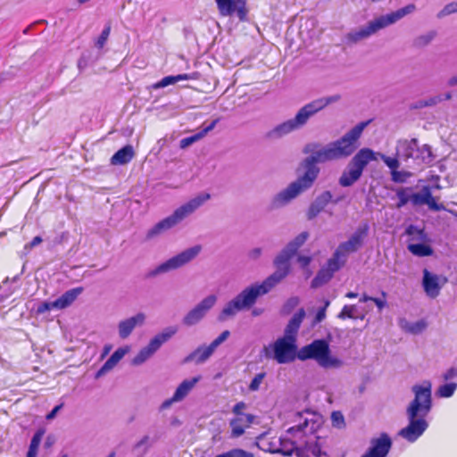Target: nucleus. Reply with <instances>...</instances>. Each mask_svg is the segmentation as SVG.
<instances>
[{"label":"nucleus","instance_id":"f257e3e1","mask_svg":"<svg viewBox=\"0 0 457 457\" xmlns=\"http://www.w3.org/2000/svg\"><path fill=\"white\" fill-rule=\"evenodd\" d=\"M370 120L358 123L339 139L322 146L317 142L304 145L303 153L309 154L299 163L297 171L303 170L298 178L285 189L274 195L270 202V209L281 208L289 204L302 193L310 189L320 172L318 163L345 159L358 148V140Z\"/></svg>","mask_w":457,"mask_h":457},{"label":"nucleus","instance_id":"f03ea898","mask_svg":"<svg viewBox=\"0 0 457 457\" xmlns=\"http://www.w3.org/2000/svg\"><path fill=\"white\" fill-rule=\"evenodd\" d=\"M295 253L286 247L277 255L274 260L276 270L266 278L261 284L251 285L243 289L234 298L229 300L222 308L217 316L220 322H224L234 318L242 311L250 310L257 302V299L268 294L275 287L282 279H284L290 270L289 260Z\"/></svg>","mask_w":457,"mask_h":457},{"label":"nucleus","instance_id":"7ed1b4c3","mask_svg":"<svg viewBox=\"0 0 457 457\" xmlns=\"http://www.w3.org/2000/svg\"><path fill=\"white\" fill-rule=\"evenodd\" d=\"M412 392L415 397L406 410L409 424L398 433L409 442L416 441L428 426L425 418L432 407L431 383L424 381L422 385H415L412 386Z\"/></svg>","mask_w":457,"mask_h":457},{"label":"nucleus","instance_id":"20e7f679","mask_svg":"<svg viewBox=\"0 0 457 457\" xmlns=\"http://www.w3.org/2000/svg\"><path fill=\"white\" fill-rule=\"evenodd\" d=\"M341 96L339 95H334L317 98L304 104L298 110L294 118L277 125L270 130L266 135L267 137L278 139L295 130L300 129L307 124L310 118L322 111L328 105L338 102Z\"/></svg>","mask_w":457,"mask_h":457},{"label":"nucleus","instance_id":"39448f33","mask_svg":"<svg viewBox=\"0 0 457 457\" xmlns=\"http://www.w3.org/2000/svg\"><path fill=\"white\" fill-rule=\"evenodd\" d=\"M211 198L209 193H201L195 197L190 199L187 203L177 208L169 217L156 223L147 231L146 238L152 239L162 232L173 228L185 218L195 212L200 206Z\"/></svg>","mask_w":457,"mask_h":457},{"label":"nucleus","instance_id":"423d86ee","mask_svg":"<svg viewBox=\"0 0 457 457\" xmlns=\"http://www.w3.org/2000/svg\"><path fill=\"white\" fill-rule=\"evenodd\" d=\"M301 361L315 360L324 369H337L343 366V361L330 354L328 343L324 339H317L302 347L297 353Z\"/></svg>","mask_w":457,"mask_h":457},{"label":"nucleus","instance_id":"0eeeda50","mask_svg":"<svg viewBox=\"0 0 457 457\" xmlns=\"http://www.w3.org/2000/svg\"><path fill=\"white\" fill-rule=\"evenodd\" d=\"M377 161V154L370 148L360 149L347 163L346 168L342 172L338 183L341 187H347L357 182L367 165Z\"/></svg>","mask_w":457,"mask_h":457},{"label":"nucleus","instance_id":"6e6552de","mask_svg":"<svg viewBox=\"0 0 457 457\" xmlns=\"http://www.w3.org/2000/svg\"><path fill=\"white\" fill-rule=\"evenodd\" d=\"M201 245H195L187 248L179 254L171 257L166 262L158 265L155 269L148 273V277H155L159 274L166 273L173 270H177L194 260L201 252Z\"/></svg>","mask_w":457,"mask_h":457},{"label":"nucleus","instance_id":"1a4fd4ad","mask_svg":"<svg viewBox=\"0 0 457 457\" xmlns=\"http://www.w3.org/2000/svg\"><path fill=\"white\" fill-rule=\"evenodd\" d=\"M178 331L176 327H168L162 330V332L154 336L149 342V344L142 348L139 353L133 358L132 364L135 366L141 365L146 360H148L161 346L162 344L171 338Z\"/></svg>","mask_w":457,"mask_h":457},{"label":"nucleus","instance_id":"9d476101","mask_svg":"<svg viewBox=\"0 0 457 457\" xmlns=\"http://www.w3.org/2000/svg\"><path fill=\"white\" fill-rule=\"evenodd\" d=\"M295 342V337L294 336H285L278 338L273 345L272 358L280 364L293 361L297 356Z\"/></svg>","mask_w":457,"mask_h":457},{"label":"nucleus","instance_id":"9b49d317","mask_svg":"<svg viewBox=\"0 0 457 457\" xmlns=\"http://www.w3.org/2000/svg\"><path fill=\"white\" fill-rule=\"evenodd\" d=\"M217 300L218 298L215 295L206 296L184 316L182 323L187 327L196 325L216 304Z\"/></svg>","mask_w":457,"mask_h":457},{"label":"nucleus","instance_id":"f8f14e48","mask_svg":"<svg viewBox=\"0 0 457 457\" xmlns=\"http://www.w3.org/2000/svg\"><path fill=\"white\" fill-rule=\"evenodd\" d=\"M368 230L369 226L367 224L360 226L347 241L338 245L337 250L343 254V257H346L348 253L357 252L362 246L363 241L368 235Z\"/></svg>","mask_w":457,"mask_h":457},{"label":"nucleus","instance_id":"ddd939ff","mask_svg":"<svg viewBox=\"0 0 457 457\" xmlns=\"http://www.w3.org/2000/svg\"><path fill=\"white\" fill-rule=\"evenodd\" d=\"M384 28H386V26L382 19L378 17L370 21L366 26L360 28L358 30L349 32L346 35V38L351 43H357Z\"/></svg>","mask_w":457,"mask_h":457},{"label":"nucleus","instance_id":"4468645a","mask_svg":"<svg viewBox=\"0 0 457 457\" xmlns=\"http://www.w3.org/2000/svg\"><path fill=\"white\" fill-rule=\"evenodd\" d=\"M392 446V440L386 433L370 441V447L361 457H386Z\"/></svg>","mask_w":457,"mask_h":457},{"label":"nucleus","instance_id":"2eb2a0df","mask_svg":"<svg viewBox=\"0 0 457 457\" xmlns=\"http://www.w3.org/2000/svg\"><path fill=\"white\" fill-rule=\"evenodd\" d=\"M445 282V278H442L438 275L429 272L427 269L423 270L422 286L428 296L431 298L438 296Z\"/></svg>","mask_w":457,"mask_h":457},{"label":"nucleus","instance_id":"dca6fc26","mask_svg":"<svg viewBox=\"0 0 457 457\" xmlns=\"http://www.w3.org/2000/svg\"><path fill=\"white\" fill-rule=\"evenodd\" d=\"M145 313L138 312L132 317L120 320L118 324L119 337L121 339L128 338L136 327H141L145 324Z\"/></svg>","mask_w":457,"mask_h":457},{"label":"nucleus","instance_id":"f3484780","mask_svg":"<svg viewBox=\"0 0 457 457\" xmlns=\"http://www.w3.org/2000/svg\"><path fill=\"white\" fill-rule=\"evenodd\" d=\"M419 145L418 139L400 140L397 145V156L404 161L412 159L418 163Z\"/></svg>","mask_w":457,"mask_h":457},{"label":"nucleus","instance_id":"a211bd4d","mask_svg":"<svg viewBox=\"0 0 457 457\" xmlns=\"http://www.w3.org/2000/svg\"><path fill=\"white\" fill-rule=\"evenodd\" d=\"M332 197V194L328 190L319 195L308 208L306 212L307 220H312L316 218L325 209V207L333 201Z\"/></svg>","mask_w":457,"mask_h":457},{"label":"nucleus","instance_id":"6ab92c4d","mask_svg":"<svg viewBox=\"0 0 457 457\" xmlns=\"http://www.w3.org/2000/svg\"><path fill=\"white\" fill-rule=\"evenodd\" d=\"M415 206L427 204L432 211H442L445 210L443 204H437L436 198L433 197L429 187H424L419 193V195L414 197Z\"/></svg>","mask_w":457,"mask_h":457},{"label":"nucleus","instance_id":"aec40b11","mask_svg":"<svg viewBox=\"0 0 457 457\" xmlns=\"http://www.w3.org/2000/svg\"><path fill=\"white\" fill-rule=\"evenodd\" d=\"M213 353L214 350L210 345H200L185 358L184 362L195 361L196 364H201L206 361Z\"/></svg>","mask_w":457,"mask_h":457},{"label":"nucleus","instance_id":"412c9836","mask_svg":"<svg viewBox=\"0 0 457 457\" xmlns=\"http://www.w3.org/2000/svg\"><path fill=\"white\" fill-rule=\"evenodd\" d=\"M82 292L83 287H75L70 289L62 294L55 301H53V305H54L56 309H64L70 306Z\"/></svg>","mask_w":457,"mask_h":457},{"label":"nucleus","instance_id":"4be33fe9","mask_svg":"<svg viewBox=\"0 0 457 457\" xmlns=\"http://www.w3.org/2000/svg\"><path fill=\"white\" fill-rule=\"evenodd\" d=\"M135 153L132 145H127L118 150L111 158V163L113 165H124L129 162L134 157Z\"/></svg>","mask_w":457,"mask_h":457},{"label":"nucleus","instance_id":"5701e85b","mask_svg":"<svg viewBox=\"0 0 457 457\" xmlns=\"http://www.w3.org/2000/svg\"><path fill=\"white\" fill-rule=\"evenodd\" d=\"M419 195V193H413L412 187H400L396 190V197L398 198V202L396 204V208L401 209L404 205H406L409 202H411L413 205H415L414 197Z\"/></svg>","mask_w":457,"mask_h":457},{"label":"nucleus","instance_id":"b1692460","mask_svg":"<svg viewBox=\"0 0 457 457\" xmlns=\"http://www.w3.org/2000/svg\"><path fill=\"white\" fill-rule=\"evenodd\" d=\"M415 9L414 4H408L403 8H401L397 10L396 12H394L390 14L382 15L380 16L385 26L387 27L395 22H396L398 20L404 17L406 14L411 13Z\"/></svg>","mask_w":457,"mask_h":457},{"label":"nucleus","instance_id":"393cba45","mask_svg":"<svg viewBox=\"0 0 457 457\" xmlns=\"http://www.w3.org/2000/svg\"><path fill=\"white\" fill-rule=\"evenodd\" d=\"M218 121H219V120L216 119V120H212L211 122V124L209 126H207L206 128H204L202 131H200L191 137H185V138L181 139L179 142L180 148L185 149V148L190 146L192 144H194L196 141L203 138L208 132L212 131L215 128Z\"/></svg>","mask_w":457,"mask_h":457},{"label":"nucleus","instance_id":"a878e982","mask_svg":"<svg viewBox=\"0 0 457 457\" xmlns=\"http://www.w3.org/2000/svg\"><path fill=\"white\" fill-rule=\"evenodd\" d=\"M198 381L199 378H193L192 379L184 380L177 387L173 395V400H178L179 402L182 401Z\"/></svg>","mask_w":457,"mask_h":457},{"label":"nucleus","instance_id":"bb28decb","mask_svg":"<svg viewBox=\"0 0 457 457\" xmlns=\"http://www.w3.org/2000/svg\"><path fill=\"white\" fill-rule=\"evenodd\" d=\"M305 317V311L301 308L289 320L286 329L285 336H294L297 333L303 320Z\"/></svg>","mask_w":457,"mask_h":457},{"label":"nucleus","instance_id":"cd10ccee","mask_svg":"<svg viewBox=\"0 0 457 457\" xmlns=\"http://www.w3.org/2000/svg\"><path fill=\"white\" fill-rule=\"evenodd\" d=\"M221 16H231L234 12L238 15V4L236 0H215Z\"/></svg>","mask_w":457,"mask_h":457},{"label":"nucleus","instance_id":"c85d7f7f","mask_svg":"<svg viewBox=\"0 0 457 457\" xmlns=\"http://www.w3.org/2000/svg\"><path fill=\"white\" fill-rule=\"evenodd\" d=\"M194 79V76L191 74H179L176 76H167L162 79L159 82L154 84L152 88L158 89L168 87L170 85H173L181 80H188Z\"/></svg>","mask_w":457,"mask_h":457},{"label":"nucleus","instance_id":"c756f323","mask_svg":"<svg viewBox=\"0 0 457 457\" xmlns=\"http://www.w3.org/2000/svg\"><path fill=\"white\" fill-rule=\"evenodd\" d=\"M278 446L272 450V453H281L285 456H291L295 450V443L287 438H279Z\"/></svg>","mask_w":457,"mask_h":457},{"label":"nucleus","instance_id":"7c9ffc66","mask_svg":"<svg viewBox=\"0 0 457 457\" xmlns=\"http://www.w3.org/2000/svg\"><path fill=\"white\" fill-rule=\"evenodd\" d=\"M345 261L346 257H343V254L336 250L332 257L328 260L326 268L334 274L345 263Z\"/></svg>","mask_w":457,"mask_h":457},{"label":"nucleus","instance_id":"2f4dec72","mask_svg":"<svg viewBox=\"0 0 457 457\" xmlns=\"http://www.w3.org/2000/svg\"><path fill=\"white\" fill-rule=\"evenodd\" d=\"M407 248L413 255L420 257L430 256L433 254L432 247L423 243L409 244Z\"/></svg>","mask_w":457,"mask_h":457},{"label":"nucleus","instance_id":"473e14b6","mask_svg":"<svg viewBox=\"0 0 457 457\" xmlns=\"http://www.w3.org/2000/svg\"><path fill=\"white\" fill-rule=\"evenodd\" d=\"M334 274L329 271L326 267L321 268L317 273L316 277L312 281V287L317 288L328 283Z\"/></svg>","mask_w":457,"mask_h":457},{"label":"nucleus","instance_id":"72a5a7b5","mask_svg":"<svg viewBox=\"0 0 457 457\" xmlns=\"http://www.w3.org/2000/svg\"><path fill=\"white\" fill-rule=\"evenodd\" d=\"M45 434L44 429H38L32 436L29 450L27 453V457H37V451L43 436Z\"/></svg>","mask_w":457,"mask_h":457},{"label":"nucleus","instance_id":"f704fd0d","mask_svg":"<svg viewBox=\"0 0 457 457\" xmlns=\"http://www.w3.org/2000/svg\"><path fill=\"white\" fill-rule=\"evenodd\" d=\"M418 153V164L420 163H430L434 161V155L432 154L431 146L429 145H423L419 146Z\"/></svg>","mask_w":457,"mask_h":457},{"label":"nucleus","instance_id":"c9c22d12","mask_svg":"<svg viewBox=\"0 0 457 457\" xmlns=\"http://www.w3.org/2000/svg\"><path fill=\"white\" fill-rule=\"evenodd\" d=\"M405 234L411 237V241L425 242L427 240L425 231L415 225H409L405 230Z\"/></svg>","mask_w":457,"mask_h":457},{"label":"nucleus","instance_id":"e433bc0d","mask_svg":"<svg viewBox=\"0 0 457 457\" xmlns=\"http://www.w3.org/2000/svg\"><path fill=\"white\" fill-rule=\"evenodd\" d=\"M441 102H443V97L441 96V95H438V96H430L426 99L418 100L417 102H415L413 104L412 108L413 109H422L425 107H432V106L438 104Z\"/></svg>","mask_w":457,"mask_h":457},{"label":"nucleus","instance_id":"4c0bfd02","mask_svg":"<svg viewBox=\"0 0 457 457\" xmlns=\"http://www.w3.org/2000/svg\"><path fill=\"white\" fill-rule=\"evenodd\" d=\"M149 436H144L137 443H136L133 446V452L136 453L137 457H144L148 449L149 445Z\"/></svg>","mask_w":457,"mask_h":457},{"label":"nucleus","instance_id":"58836bf2","mask_svg":"<svg viewBox=\"0 0 457 457\" xmlns=\"http://www.w3.org/2000/svg\"><path fill=\"white\" fill-rule=\"evenodd\" d=\"M308 237L309 233L307 231H303L300 233L294 240L289 242L287 245L289 247V250L296 253L297 250L305 243Z\"/></svg>","mask_w":457,"mask_h":457},{"label":"nucleus","instance_id":"ea45409f","mask_svg":"<svg viewBox=\"0 0 457 457\" xmlns=\"http://www.w3.org/2000/svg\"><path fill=\"white\" fill-rule=\"evenodd\" d=\"M436 31H429L427 34L420 35L413 40V46L416 47H424L430 44V42L436 37Z\"/></svg>","mask_w":457,"mask_h":457},{"label":"nucleus","instance_id":"a19ab883","mask_svg":"<svg viewBox=\"0 0 457 457\" xmlns=\"http://www.w3.org/2000/svg\"><path fill=\"white\" fill-rule=\"evenodd\" d=\"M457 388V383L451 382L442 385L436 391V395L439 397H450L452 396Z\"/></svg>","mask_w":457,"mask_h":457},{"label":"nucleus","instance_id":"79ce46f5","mask_svg":"<svg viewBox=\"0 0 457 457\" xmlns=\"http://www.w3.org/2000/svg\"><path fill=\"white\" fill-rule=\"evenodd\" d=\"M215 457H254L253 454L250 452L245 451L243 449H232L228 452L223 453L221 454H218Z\"/></svg>","mask_w":457,"mask_h":457},{"label":"nucleus","instance_id":"37998d69","mask_svg":"<svg viewBox=\"0 0 457 457\" xmlns=\"http://www.w3.org/2000/svg\"><path fill=\"white\" fill-rule=\"evenodd\" d=\"M356 311H357V308L355 305H345L337 317L339 319H345V318L356 319L357 318Z\"/></svg>","mask_w":457,"mask_h":457},{"label":"nucleus","instance_id":"c03bdc74","mask_svg":"<svg viewBox=\"0 0 457 457\" xmlns=\"http://www.w3.org/2000/svg\"><path fill=\"white\" fill-rule=\"evenodd\" d=\"M242 421H243V418L232 420L230 421V427L232 428L231 435L233 437H238L244 434L245 429L240 425V422H242Z\"/></svg>","mask_w":457,"mask_h":457},{"label":"nucleus","instance_id":"a18cd8bd","mask_svg":"<svg viewBox=\"0 0 457 457\" xmlns=\"http://www.w3.org/2000/svg\"><path fill=\"white\" fill-rule=\"evenodd\" d=\"M117 365L116 361H114L112 357H110L104 364L100 368V370L96 373V378H99L108 371L112 370Z\"/></svg>","mask_w":457,"mask_h":457},{"label":"nucleus","instance_id":"49530a36","mask_svg":"<svg viewBox=\"0 0 457 457\" xmlns=\"http://www.w3.org/2000/svg\"><path fill=\"white\" fill-rule=\"evenodd\" d=\"M377 156L379 155L381 160L386 164L391 171L396 170L400 166V162L397 158H392L382 154L376 153Z\"/></svg>","mask_w":457,"mask_h":457},{"label":"nucleus","instance_id":"de8ad7c7","mask_svg":"<svg viewBox=\"0 0 457 457\" xmlns=\"http://www.w3.org/2000/svg\"><path fill=\"white\" fill-rule=\"evenodd\" d=\"M266 377L265 372H261L255 375V377L252 379L248 388L250 391L254 392L258 391L261 384L262 383L264 378Z\"/></svg>","mask_w":457,"mask_h":457},{"label":"nucleus","instance_id":"09e8293b","mask_svg":"<svg viewBox=\"0 0 457 457\" xmlns=\"http://www.w3.org/2000/svg\"><path fill=\"white\" fill-rule=\"evenodd\" d=\"M300 303L297 296H292L284 303L282 312L286 314L290 313Z\"/></svg>","mask_w":457,"mask_h":457},{"label":"nucleus","instance_id":"8fccbe9b","mask_svg":"<svg viewBox=\"0 0 457 457\" xmlns=\"http://www.w3.org/2000/svg\"><path fill=\"white\" fill-rule=\"evenodd\" d=\"M457 12V2H453L446 4L437 14L438 18H443L445 16L450 15L452 13Z\"/></svg>","mask_w":457,"mask_h":457},{"label":"nucleus","instance_id":"3c124183","mask_svg":"<svg viewBox=\"0 0 457 457\" xmlns=\"http://www.w3.org/2000/svg\"><path fill=\"white\" fill-rule=\"evenodd\" d=\"M392 180L395 183H403L407 178L410 177V173L407 171H398L397 169L391 171Z\"/></svg>","mask_w":457,"mask_h":457},{"label":"nucleus","instance_id":"603ef678","mask_svg":"<svg viewBox=\"0 0 457 457\" xmlns=\"http://www.w3.org/2000/svg\"><path fill=\"white\" fill-rule=\"evenodd\" d=\"M110 32H111V26L108 25V26H106L104 29V30L102 31V33L99 36L98 39L96 40V47H98V48H103L104 47V46L105 45V43H106V41L108 39Z\"/></svg>","mask_w":457,"mask_h":457},{"label":"nucleus","instance_id":"864d4df0","mask_svg":"<svg viewBox=\"0 0 457 457\" xmlns=\"http://www.w3.org/2000/svg\"><path fill=\"white\" fill-rule=\"evenodd\" d=\"M230 335V332L228 330H224L216 339H214L210 345L213 348L215 351L216 348L220 345L223 342H225Z\"/></svg>","mask_w":457,"mask_h":457},{"label":"nucleus","instance_id":"5fc2aeb1","mask_svg":"<svg viewBox=\"0 0 457 457\" xmlns=\"http://www.w3.org/2000/svg\"><path fill=\"white\" fill-rule=\"evenodd\" d=\"M230 335V332L228 330H224L216 339H214L210 345L213 348L215 351L216 348L220 345L223 342H225Z\"/></svg>","mask_w":457,"mask_h":457},{"label":"nucleus","instance_id":"6e6d98bb","mask_svg":"<svg viewBox=\"0 0 457 457\" xmlns=\"http://www.w3.org/2000/svg\"><path fill=\"white\" fill-rule=\"evenodd\" d=\"M331 420L335 427L341 428L345 425V419L340 411H333L331 414Z\"/></svg>","mask_w":457,"mask_h":457},{"label":"nucleus","instance_id":"4d7b16f0","mask_svg":"<svg viewBox=\"0 0 457 457\" xmlns=\"http://www.w3.org/2000/svg\"><path fill=\"white\" fill-rule=\"evenodd\" d=\"M329 305V301H325V304L322 308H320L317 313H316V316H315V319H314V323H320L321 322L325 317H326V310L328 308V306Z\"/></svg>","mask_w":457,"mask_h":457},{"label":"nucleus","instance_id":"13d9d810","mask_svg":"<svg viewBox=\"0 0 457 457\" xmlns=\"http://www.w3.org/2000/svg\"><path fill=\"white\" fill-rule=\"evenodd\" d=\"M381 295H382V298H377V297L372 298V302L377 305L379 312H381L382 309L386 306V293L382 291Z\"/></svg>","mask_w":457,"mask_h":457},{"label":"nucleus","instance_id":"bf43d9fd","mask_svg":"<svg viewBox=\"0 0 457 457\" xmlns=\"http://www.w3.org/2000/svg\"><path fill=\"white\" fill-rule=\"evenodd\" d=\"M128 353V348H118L110 357L118 363Z\"/></svg>","mask_w":457,"mask_h":457},{"label":"nucleus","instance_id":"052dcab7","mask_svg":"<svg viewBox=\"0 0 457 457\" xmlns=\"http://www.w3.org/2000/svg\"><path fill=\"white\" fill-rule=\"evenodd\" d=\"M238 4V18L244 21L246 16L245 0H236Z\"/></svg>","mask_w":457,"mask_h":457},{"label":"nucleus","instance_id":"680f3d73","mask_svg":"<svg viewBox=\"0 0 457 457\" xmlns=\"http://www.w3.org/2000/svg\"><path fill=\"white\" fill-rule=\"evenodd\" d=\"M54 308H55V306L53 305V302H44L40 305H38L37 312L44 313V312H48Z\"/></svg>","mask_w":457,"mask_h":457},{"label":"nucleus","instance_id":"e2e57ef3","mask_svg":"<svg viewBox=\"0 0 457 457\" xmlns=\"http://www.w3.org/2000/svg\"><path fill=\"white\" fill-rule=\"evenodd\" d=\"M445 380H451L454 378H457V368L452 367L446 370V372L443 375Z\"/></svg>","mask_w":457,"mask_h":457},{"label":"nucleus","instance_id":"0e129e2a","mask_svg":"<svg viewBox=\"0 0 457 457\" xmlns=\"http://www.w3.org/2000/svg\"><path fill=\"white\" fill-rule=\"evenodd\" d=\"M42 237L39 236L35 237L32 241L25 245V250H31L35 246L38 245L42 242Z\"/></svg>","mask_w":457,"mask_h":457},{"label":"nucleus","instance_id":"69168bd1","mask_svg":"<svg viewBox=\"0 0 457 457\" xmlns=\"http://www.w3.org/2000/svg\"><path fill=\"white\" fill-rule=\"evenodd\" d=\"M424 328H425V324L423 322L419 321V322L412 324L411 326V328H409V330L411 333H419V332H421Z\"/></svg>","mask_w":457,"mask_h":457},{"label":"nucleus","instance_id":"338daca9","mask_svg":"<svg viewBox=\"0 0 457 457\" xmlns=\"http://www.w3.org/2000/svg\"><path fill=\"white\" fill-rule=\"evenodd\" d=\"M308 450L310 452H312V453L317 457H320V455H321L320 448L317 443L309 445Z\"/></svg>","mask_w":457,"mask_h":457},{"label":"nucleus","instance_id":"774afa93","mask_svg":"<svg viewBox=\"0 0 457 457\" xmlns=\"http://www.w3.org/2000/svg\"><path fill=\"white\" fill-rule=\"evenodd\" d=\"M261 255L262 248L260 247L253 248L248 253V256L252 260H257Z\"/></svg>","mask_w":457,"mask_h":457}]
</instances>
